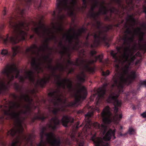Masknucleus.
<instances>
[{
    "instance_id": "obj_1",
    "label": "nucleus",
    "mask_w": 146,
    "mask_h": 146,
    "mask_svg": "<svg viewBox=\"0 0 146 146\" xmlns=\"http://www.w3.org/2000/svg\"><path fill=\"white\" fill-rule=\"evenodd\" d=\"M19 100L15 102H10L8 104L1 106L3 115L0 117V123L5 119H13L15 120L14 126L7 133V135H17L12 142L11 146H21L22 143H24L28 146H32L33 141V135L27 136L23 134V127L25 124L23 121L24 115L30 111V103L32 99L27 93L21 94L19 97Z\"/></svg>"
},
{
    "instance_id": "obj_2",
    "label": "nucleus",
    "mask_w": 146,
    "mask_h": 146,
    "mask_svg": "<svg viewBox=\"0 0 146 146\" xmlns=\"http://www.w3.org/2000/svg\"><path fill=\"white\" fill-rule=\"evenodd\" d=\"M77 1V0H56V11L53 12L52 15L55 17L56 13H57L60 21L52 23L51 28L46 27L40 23L36 27L33 28V30L34 32L40 37L45 38L44 42L39 47L36 44H33L26 49H52L48 46V41L53 40L56 42L57 33L63 30L62 20L64 18L65 15L62 14L66 12L69 16H73L74 7L76 5Z\"/></svg>"
},
{
    "instance_id": "obj_3",
    "label": "nucleus",
    "mask_w": 146,
    "mask_h": 146,
    "mask_svg": "<svg viewBox=\"0 0 146 146\" xmlns=\"http://www.w3.org/2000/svg\"><path fill=\"white\" fill-rule=\"evenodd\" d=\"M85 31L84 29L81 28L76 32L74 28H71L67 33L63 35V38H65L64 44H63L62 40L58 43V46L60 48V53L61 55H66L69 58L71 50H77L81 47L82 42L79 40L78 37Z\"/></svg>"
},
{
    "instance_id": "obj_4",
    "label": "nucleus",
    "mask_w": 146,
    "mask_h": 146,
    "mask_svg": "<svg viewBox=\"0 0 146 146\" xmlns=\"http://www.w3.org/2000/svg\"><path fill=\"white\" fill-rule=\"evenodd\" d=\"M130 64H115V71L111 81L112 86H116L119 92H123L124 84L128 85L136 77L134 71L129 72Z\"/></svg>"
},
{
    "instance_id": "obj_5",
    "label": "nucleus",
    "mask_w": 146,
    "mask_h": 146,
    "mask_svg": "<svg viewBox=\"0 0 146 146\" xmlns=\"http://www.w3.org/2000/svg\"><path fill=\"white\" fill-rule=\"evenodd\" d=\"M16 20L15 18L13 17L10 19L9 27L13 30L10 36L8 34L5 36L0 34V41H2L5 44L10 43L16 44L20 41L25 40L27 35V33L24 31L25 29V22L20 21L16 22Z\"/></svg>"
},
{
    "instance_id": "obj_6",
    "label": "nucleus",
    "mask_w": 146,
    "mask_h": 146,
    "mask_svg": "<svg viewBox=\"0 0 146 146\" xmlns=\"http://www.w3.org/2000/svg\"><path fill=\"white\" fill-rule=\"evenodd\" d=\"M19 72L15 64H11L5 68L2 73L4 75L6 76L7 80L0 79V94H3L8 90L10 81L13 79L15 75H16V78H19L21 82H23L26 78H28L31 81H34V78L32 71H25L24 76L19 77Z\"/></svg>"
},
{
    "instance_id": "obj_7",
    "label": "nucleus",
    "mask_w": 146,
    "mask_h": 146,
    "mask_svg": "<svg viewBox=\"0 0 146 146\" xmlns=\"http://www.w3.org/2000/svg\"><path fill=\"white\" fill-rule=\"evenodd\" d=\"M83 4L81 7L77 6V10L78 11H82L84 9L87 7V4L90 3L91 7L89 11V14L94 19H96L99 15L102 14H105L108 11L111 13H114L116 14H119L120 11L113 7L109 9L108 5L104 0L101 1L100 0H82Z\"/></svg>"
},
{
    "instance_id": "obj_8",
    "label": "nucleus",
    "mask_w": 146,
    "mask_h": 146,
    "mask_svg": "<svg viewBox=\"0 0 146 146\" xmlns=\"http://www.w3.org/2000/svg\"><path fill=\"white\" fill-rule=\"evenodd\" d=\"M48 96L51 99V103L52 104L54 108H52L49 107L48 108L50 111H52L54 114L60 111H64V108H60L65 102V100L61 92L58 90L50 92L48 94Z\"/></svg>"
},
{
    "instance_id": "obj_9",
    "label": "nucleus",
    "mask_w": 146,
    "mask_h": 146,
    "mask_svg": "<svg viewBox=\"0 0 146 146\" xmlns=\"http://www.w3.org/2000/svg\"><path fill=\"white\" fill-rule=\"evenodd\" d=\"M96 31L92 34L94 40L93 44L91 45L92 47L98 46L101 42H105L107 39L106 32L112 28V26L111 25L102 28L101 23L98 21L96 22Z\"/></svg>"
},
{
    "instance_id": "obj_10",
    "label": "nucleus",
    "mask_w": 146,
    "mask_h": 146,
    "mask_svg": "<svg viewBox=\"0 0 146 146\" xmlns=\"http://www.w3.org/2000/svg\"><path fill=\"white\" fill-rule=\"evenodd\" d=\"M101 115L103 117V122L104 124H109L112 121L117 123L120 120L122 117V113L118 114L115 113L113 118H112V115L110 111V108L108 106L106 107L104 109Z\"/></svg>"
},
{
    "instance_id": "obj_11",
    "label": "nucleus",
    "mask_w": 146,
    "mask_h": 146,
    "mask_svg": "<svg viewBox=\"0 0 146 146\" xmlns=\"http://www.w3.org/2000/svg\"><path fill=\"white\" fill-rule=\"evenodd\" d=\"M115 129H114L113 130L111 129H110L103 139L100 138H95V135H94L91 137V140L93 141L95 146H109L107 141L110 140L111 137L112 136H113V139L115 138Z\"/></svg>"
},
{
    "instance_id": "obj_12",
    "label": "nucleus",
    "mask_w": 146,
    "mask_h": 146,
    "mask_svg": "<svg viewBox=\"0 0 146 146\" xmlns=\"http://www.w3.org/2000/svg\"><path fill=\"white\" fill-rule=\"evenodd\" d=\"M75 90L76 92L74 95L75 100L74 102H70L68 105V106H78L86 97L87 93L84 87H81L80 85Z\"/></svg>"
},
{
    "instance_id": "obj_13",
    "label": "nucleus",
    "mask_w": 146,
    "mask_h": 146,
    "mask_svg": "<svg viewBox=\"0 0 146 146\" xmlns=\"http://www.w3.org/2000/svg\"><path fill=\"white\" fill-rule=\"evenodd\" d=\"M54 77L56 84L59 87L63 89L67 88L69 90H71L72 82L70 80L66 78L62 79L60 75L54 76Z\"/></svg>"
},
{
    "instance_id": "obj_14",
    "label": "nucleus",
    "mask_w": 146,
    "mask_h": 146,
    "mask_svg": "<svg viewBox=\"0 0 146 146\" xmlns=\"http://www.w3.org/2000/svg\"><path fill=\"white\" fill-rule=\"evenodd\" d=\"M119 96L118 94H116L115 93H112L110 94L107 100V102L113 103L114 106V111L116 113L118 111V107H121L122 104L121 101L117 99Z\"/></svg>"
},
{
    "instance_id": "obj_15",
    "label": "nucleus",
    "mask_w": 146,
    "mask_h": 146,
    "mask_svg": "<svg viewBox=\"0 0 146 146\" xmlns=\"http://www.w3.org/2000/svg\"><path fill=\"white\" fill-rule=\"evenodd\" d=\"M96 52L95 50H92L90 52L91 55L90 58L91 60L90 62L95 63L97 60H99L100 62L108 63L109 60L108 59H106L104 60H102L103 56L102 54L99 55L98 56H94V54H96Z\"/></svg>"
},
{
    "instance_id": "obj_16",
    "label": "nucleus",
    "mask_w": 146,
    "mask_h": 146,
    "mask_svg": "<svg viewBox=\"0 0 146 146\" xmlns=\"http://www.w3.org/2000/svg\"><path fill=\"white\" fill-rule=\"evenodd\" d=\"M117 3L119 7L121 8L123 10L129 9L132 10L133 9L134 5L133 3V0H126V2L127 5L128 7H125L122 4V0H112Z\"/></svg>"
},
{
    "instance_id": "obj_17",
    "label": "nucleus",
    "mask_w": 146,
    "mask_h": 146,
    "mask_svg": "<svg viewBox=\"0 0 146 146\" xmlns=\"http://www.w3.org/2000/svg\"><path fill=\"white\" fill-rule=\"evenodd\" d=\"M107 86V84H104L101 87L99 88L98 89L97 92L98 95L97 99H98V100L96 104V106H98L99 103H100V100L104 98V96L105 92L106 87Z\"/></svg>"
},
{
    "instance_id": "obj_18",
    "label": "nucleus",
    "mask_w": 146,
    "mask_h": 146,
    "mask_svg": "<svg viewBox=\"0 0 146 146\" xmlns=\"http://www.w3.org/2000/svg\"><path fill=\"white\" fill-rule=\"evenodd\" d=\"M47 141L51 146H59L60 143V140H47ZM45 143L41 140L38 146H45Z\"/></svg>"
},
{
    "instance_id": "obj_19",
    "label": "nucleus",
    "mask_w": 146,
    "mask_h": 146,
    "mask_svg": "<svg viewBox=\"0 0 146 146\" xmlns=\"http://www.w3.org/2000/svg\"><path fill=\"white\" fill-rule=\"evenodd\" d=\"M49 69L52 70H58L60 71H66L67 72V69L68 66L66 65V67H64L63 65L64 64H56V65L54 67H51L52 64H47Z\"/></svg>"
},
{
    "instance_id": "obj_20",
    "label": "nucleus",
    "mask_w": 146,
    "mask_h": 146,
    "mask_svg": "<svg viewBox=\"0 0 146 146\" xmlns=\"http://www.w3.org/2000/svg\"><path fill=\"white\" fill-rule=\"evenodd\" d=\"M59 121L56 117L52 118L49 125L48 127L53 130H54L56 127V125L59 123Z\"/></svg>"
},
{
    "instance_id": "obj_21",
    "label": "nucleus",
    "mask_w": 146,
    "mask_h": 146,
    "mask_svg": "<svg viewBox=\"0 0 146 146\" xmlns=\"http://www.w3.org/2000/svg\"><path fill=\"white\" fill-rule=\"evenodd\" d=\"M74 120L73 118L70 116H64L62 119V125L66 127L68 122L72 123L74 122Z\"/></svg>"
},
{
    "instance_id": "obj_22",
    "label": "nucleus",
    "mask_w": 146,
    "mask_h": 146,
    "mask_svg": "<svg viewBox=\"0 0 146 146\" xmlns=\"http://www.w3.org/2000/svg\"><path fill=\"white\" fill-rule=\"evenodd\" d=\"M93 114V112H88L85 115V122H86L85 124L86 126H87L89 127H90L91 123L90 118L92 115Z\"/></svg>"
},
{
    "instance_id": "obj_23",
    "label": "nucleus",
    "mask_w": 146,
    "mask_h": 146,
    "mask_svg": "<svg viewBox=\"0 0 146 146\" xmlns=\"http://www.w3.org/2000/svg\"><path fill=\"white\" fill-rule=\"evenodd\" d=\"M51 75H48L46 76H44L41 80H38L37 83L42 86L49 81L51 78Z\"/></svg>"
},
{
    "instance_id": "obj_24",
    "label": "nucleus",
    "mask_w": 146,
    "mask_h": 146,
    "mask_svg": "<svg viewBox=\"0 0 146 146\" xmlns=\"http://www.w3.org/2000/svg\"><path fill=\"white\" fill-rule=\"evenodd\" d=\"M93 125L96 129H101L102 131L103 132V134L106 133L107 129V127L105 124H102L100 125L97 122H95L93 123Z\"/></svg>"
},
{
    "instance_id": "obj_25",
    "label": "nucleus",
    "mask_w": 146,
    "mask_h": 146,
    "mask_svg": "<svg viewBox=\"0 0 146 146\" xmlns=\"http://www.w3.org/2000/svg\"><path fill=\"white\" fill-rule=\"evenodd\" d=\"M75 132L73 131L71 134V139L73 140H75L78 143L79 146H83L84 145V141L83 139H76L75 137Z\"/></svg>"
},
{
    "instance_id": "obj_26",
    "label": "nucleus",
    "mask_w": 146,
    "mask_h": 146,
    "mask_svg": "<svg viewBox=\"0 0 146 146\" xmlns=\"http://www.w3.org/2000/svg\"><path fill=\"white\" fill-rule=\"evenodd\" d=\"M10 54L7 49H2L0 52V58L1 60L3 61L5 60L6 57Z\"/></svg>"
},
{
    "instance_id": "obj_27",
    "label": "nucleus",
    "mask_w": 146,
    "mask_h": 146,
    "mask_svg": "<svg viewBox=\"0 0 146 146\" xmlns=\"http://www.w3.org/2000/svg\"><path fill=\"white\" fill-rule=\"evenodd\" d=\"M24 6L22 4H18L16 6V8L15 9V11L17 13H19L22 15L24 13V9H23Z\"/></svg>"
},
{
    "instance_id": "obj_28",
    "label": "nucleus",
    "mask_w": 146,
    "mask_h": 146,
    "mask_svg": "<svg viewBox=\"0 0 146 146\" xmlns=\"http://www.w3.org/2000/svg\"><path fill=\"white\" fill-rule=\"evenodd\" d=\"M84 66L83 70L84 71H86L90 73H92L94 71V68L91 67L90 64H85Z\"/></svg>"
},
{
    "instance_id": "obj_29",
    "label": "nucleus",
    "mask_w": 146,
    "mask_h": 146,
    "mask_svg": "<svg viewBox=\"0 0 146 146\" xmlns=\"http://www.w3.org/2000/svg\"><path fill=\"white\" fill-rule=\"evenodd\" d=\"M21 50V47L18 46H15L12 48L13 52V56H15Z\"/></svg>"
},
{
    "instance_id": "obj_30",
    "label": "nucleus",
    "mask_w": 146,
    "mask_h": 146,
    "mask_svg": "<svg viewBox=\"0 0 146 146\" xmlns=\"http://www.w3.org/2000/svg\"><path fill=\"white\" fill-rule=\"evenodd\" d=\"M85 75L84 72H82L78 74L77 76L78 80L80 82H84L85 80Z\"/></svg>"
},
{
    "instance_id": "obj_31",
    "label": "nucleus",
    "mask_w": 146,
    "mask_h": 146,
    "mask_svg": "<svg viewBox=\"0 0 146 146\" xmlns=\"http://www.w3.org/2000/svg\"><path fill=\"white\" fill-rule=\"evenodd\" d=\"M42 1L40 0L38 2H35V6H36L38 8H40L42 4Z\"/></svg>"
},
{
    "instance_id": "obj_32",
    "label": "nucleus",
    "mask_w": 146,
    "mask_h": 146,
    "mask_svg": "<svg viewBox=\"0 0 146 146\" xmlns=\"http://www.w3.org/2000/svg\"><path fill=\"white\" fill-rule=\"evenodd\" d=\"M77 63H82L84 62V60L81 57H79L78 58L77 60Z\"/></svg>"
},
{
    "instance_id": "obj_33",
    "label": "nucleus",
    "mask_w": 146,
    "mask_h": 146,
    "mask_svg": "<svg viewBox=\"0 0 146 146\" xmlns=\"http://www.w3.org/2000/svg\"><path fill=\"white\" fill-rule=\"evenodd\" d=\"M129 134L131 135L134 134L135 133V130L132 127L129 128Z\"/></svg>"
},
{
    "instance_id": "obj_34",
    "label": "nucleus",
    "mask_w": 146,
    "mask_h": 146,
    "mask_svg": "<svg viewBox=\"0 0 146 146\" xmlns=\"http://www.w3.org/2000/svg\"><path fill=\"white\" fill-rule=\"evenodd\" d=\"M110 73V72L109 70H107L106 72L103 71L102 72V74L104 76H107Z\"/></svg>"
},
{
    "instance_id": "obj_35",
    "label": "nucleus",
    "mask_w": 146,
    "mask_h": 146,
    "mask_svg": "<svg viewBox=\"0 0 146 146\" xmlns=\"http://www.w3.org/2000/svg\"><path fill=\"white\" fill-rule=\"evenodd\" d=\"M32 0H25L24 1L27 4V5H29L31 3V1Z\"/></svg>"
},
{
    "instance_id": "obj_36",
    "label": "nucleus",
    "mask_w": 146,
    "mask_h": 146,
    "mask_svg": "<svg viewBox=\"0 0 146 146\" xmlns=\"http://www.w3.org/2000/svg\"><path fill=\"white\" fill-rule=\"evenodd\" d=\"M141 115L143 118L146 117V111L141 114Z\"/></svg>"
},
{
    "instance_id": "obj_37",
    "label": "nucleus",
    "mask_w": 146,
    "mask_h": 146,
    "mask_svg": "<svg viewBox=\"0 0 146 146\" xmlns=\"http://www.w3.org/2000/svg\"><path fill=\"white\" fill-rule=\"evenodd\" d=\"M141 85H144L146 87V80L141 82Z\"/></svg>"
},
{
    "instance_id": "obj_38",
    "label": "nucleus",
    "mask_w": 146,
    "mask_h": 146,
    "mask_svg": "<svg viewBox=\"0 0 146 146\" xmlns=\"http://www.w3.org/2000/svg\"><path fill=\"white\" fill-rule=\"evenodd\" d=\"M6 11H7V9L5 8L3 12V15H6Z\"/></svg>"
},
{
    "instance_id": "obj_39",
    "label": "nucleus",
    "mask_w": 146,
    "mask_h": 146,
    "mask_svg": "<svg viewBox=\"0 0 146 146\" xmlns=\"http://www.w3.org/2000/svg\"><path fill=\"white\" fill-rule=\"evenodd\" d=\"M94 110H95L97 111L98 112H100L98 108L96 106L94 108Z\"/></svg>"
},
{
    "instance_id": "obj_40",
    "label": "nucleus",
    "mask_w": 146,
    "mask_h": 146,
    "mask_svg": "<svg viewBox=\"0 0 146 146\" xmlns=\"http://www.w3.org/2000/svg\"><path fill=\"white\" fill-rule=\"evenodd\" d=\"M68 64H73L72 61L70 60H68Z\"/></svg>"
},
{
    "instance_id": "obj_41",
    "label": "nucleus",
    "mask_w": 146,
    "mask_h": 146,
    "mask_svg": "<svg viewBox=\"0 0 146 146\" xmlns=\"http://www.w3.org/2000/svg\"><path fill=\"white\" fill-rule=\"evenodd\" d=\"M81 133H80V134H79L78 135V139H82L81 137Z\"/></svg>"
},
{
    "instance_id": "obj_42",
    "label": "nucleus",
    "mask_w": 146,
    "mask_h": 146,
    "mask_svg": "<svg viewBox=\"0 0 146 146\" xmlns=\"http://www.w3.org/2000/svg\"><path fill=\"white\" fill-rule=\"evenodd\" d=\"M77 125L76 126V129H77L79 127V122H78L77 123Z\"/></svg>"
},
{
    "instance_id": "obj_43",
    "label": "nucleus",
    "mask_w": 146,
    "mask_h": 146,
    "mask_svg": "<svg viewBox=\"0 0 146 146\" xmlns=\"http://www.w3.org/2000/svg\"><path fill=\"white\" fill-rule=\"evenodd\" d=\"M73 69H71L70 70H69V72H68V73H71L72 72V71H73Z\"/></svg>"
},
{
    "instance_id": "obj_44",
    "label": "nucleus",
    "mask_w": 146,
    "mask_h": 146,
    "mask_svg": "<svg viewBox=\"0 0 146 146\" xmlns=\"http://www.w3.org/2000/svg\"><path fill=\"white\" fill-rule=\"evenodd\" d=\"M106 19L107 20H108V21H110V19L109 18V17H106Z\"/></svg>"
},
{
    "instance_id": "obj_45",
    "label": "nucleus",
    "mask_w": 146,
    "mask_h": 146,
    "mask_svg": "<svg viewBox=\"0 0 146 146\" xmlns=\"http://www.w3.org/2000/svg\"><path fill=\"white\" fill-rule=\"evenodd\" d=\"M2 145L3 146H4L5 145V143L4 142H2L1 143Z\"/></svg>"
},
{
    "instance_id": "obj_46",
    "label": "nucleus",
    "mask_w": 146,
    "mask_h": 146,
    "mask_svg": "<svg viewBox=\"0 0 146 146\" xmlns=\"http://www.w3.org/2000/svg\"><path fill=\"white\" fill-rule=\"evenodd\" d=\"M34 37V35H30V38H32L33 37Z\"/></svg>"
},
{
    "instance_id": "obj_47",
    "label": "nucleus",
    "mask_w": 146,
    "mask_h": 146,
    "mask_svg": "<svg viewBox=\"0 0 146 146\" xmlns=\"http://www.w3.org/2000/svg\"><path fill=\"white\" fill-rule=\"evenodd\" d=\"M42 70H43V69L42 68H40V70H39V72H40V71H42Z\"/></svg>"
},
{
    "instance_id": "obj_48",
    "label": "nucleus",
    "mask_w": 146,
    "mask_h": 146,
    "mask_svg": "<svg viewBox=\"0 0 146 146\" xmlns=\"http://www.w3.org/2000/svg\"><path fill=\"white\" fill-rule=\"evenodd\" d=\"M81 52H83V53H82V54H83V55L84 54V50H81Z\"/></svg>"
},
{
    "instance_id": "obj_49",
    "label": "nucleus",
    "mask_w": 146,
    "mask_h": 146,
    "mask_svg": "<svg viewBox=\"0 0 146 146\" xmlns=\"http://www.w3.org/2000/svg\"><path fill=\"white\" fill-rule=\"evenodd\" d=\"M85 45L86 46H88V42H86L85 43Z\"/></svg>"
},
{
    "instance_id": "obj_50",
    "label": "nucleus",
    "mask_w": 146,
    "mask_h": 146,
    "mask_svg": "<svg viewBox=\"0 0 146 146\" xmlns=\"http://www.w3.org/2000/svg\"><path fill=\"white\" fill-rule=\"evenodd\" d=\"M90 35V34H88V36H87V37H86V39H88V36H89Z\"/></svg>"
},
{
    "instance_id": "obj_51",
    "label": "nucleus",
    "mask_w": 146,
    "mask_h": 146,
    "mask_svg": "<svg viewBox=\"0 0 146 146\" xmlns=\"http://www.w3.org/2000/svg\"><path fill=\"white\" fill-rule=\"evenodd\" d=\"M23 2V1H20V4H22V5H23L24 6V5L23 4V3H23V2Z\"/></svg>"
},
{
    "instance_id": "obj_52",
    "label": "nucleus",
    "mask_w": 146,
    "mask_h": 146,
    "mask_svg": "<svg viewBox=\"0 0 146 146\" xmlns=\"http://www.w3.org/2000/svg\"><path fill=\"white\" fill-rule=\"evenodd\" d=\"M91 60V59L90 58V60H89L88 61V64H89V63H91V62H90V61Z\"/></svg>"
},
{
    "instance_id": "obj_53",
    "label": "nucleus",
    "mask_w": 146,
    "mask_h": 146,
    "mask_svg": "<svg viewBox=\"0 0 146 146\" xmlns=\"http://www.w3.org/2000/svg\"><path fill=\"white\" fill-rule=\"evenodd\" d=\"M40 119H41L42 120H43L44 119V117H42V118H40Z\"/></svg>"
},
{
    "instance_id": "obj_54",
    "label": "nucleus",
    "mask_w": 146,
    "mask_h": 146,
    "mask_svg": "<svg viewBox=\"0 0 146 146\" xmlns=\"http://www.w3.org/2000/svg\"><path fill=\"white\" fill-rule=\"evenodd\" d=\"M121 129H122V128H122V126H121Z\"/></svg>"
},
{
    "instance_id": "obj_55",
    "label": "nucleus",
    "mask_w": 146,
    "mask_h": 146,
    "mask_svg": "<svg viewBox=\"0 0 146 146\" xmlns=\"http://www.w3.org/2000/svg\"><path fill=\"white\" fill-rule=\"evenodd\" d=\"M37 66V67H39L40 66H39V65H38V66Z\"/></svg>"
},
{
    "instance_id": "obj_56",
    "label": "nucleus",
    "mask_w": 146,
    "mask_h": 146,
    "mask_svg": "<svg viewBox=\"0 0 146 146\" xmlns=\"http://www.w3.org/2000/svg\"><path fill=\"white\" fill-rule=\"evenodd\" d=\"M123 23V21H122L121 22V23Z\"/></svg>"
},
{
    "instance_id": "obj_57",
    "label": "nucleus",
    "mask_w": 146,
    "mask_h": 146,
    "mask_svg": "<svg viewBox=\"0 0 146 146\" xmlns=\"http://www.w3.org/2000/svg\"><path fill=\"white\" fill-rule=\"evenodd\" d=\"M33 92H32L31 93H33Z\"/></svg>"
},
{
    "instance_id": "obj_58",
    "label": "nucleus",
    "mask_w": 146,
    "mask_h": 146,
    "mask_svg": "<svg viewBox=\"0 0 146 146\" xmlns=\"http://www.w3.org/2000/svg\"><path fill=\"white\" fill-rule=\"evenodd\" d=\"M33 65H34V64H33ZM38 65H39L40 64H38Z\"/></svg>"
},
{
    "instance_id": "obj_59",
    "label": "nucleus",
    "mask_w": 146,
    "mask_h": 146,
    "mask_svg": "<svg viewBox=\"0 0 146 146\" xmlns=\"http://www.w3.org/2000/svg\"><path fill=\"white\" fill-rule=\"evenodd\" d=\"M11 64H14V63H12Z\"/></svg>"
},
{
    "instance_id": "obj_60",
    "label": "nucleus",
    "mask_w": 146,
    "mask_h": 146,
    "mask_svg": "<svg viewBox=\"0 0 146 146\" xmlns=\"http://www.w3.org/2000/svg\"><path fill=\"white\" fill-rule=\"evenodd\" d=\"M12 61H13V59H11Z\"/></svg>"
},
{
    "instance_id": "obj_61",
    "label": "nucleus",
    "mask_w": 146,
    "mask_h": 146,
    "mask_svg": "<svg viewBox=\"0 0 146 146\" xmlns=\"http://www.w3.org/2000/svg\"><path fill=\"white\" fill-rule=\"evenodd\" d=\"M128 64H130V63H129Z\"/></svg>"
},
{
    "instance_id": "obj_62",
    "label": "nucleus",
    "mask_w": 146,
    "mask_h": 146,
    "mask_svg": "<svg viewBox=\"0 0 146 146\" xmlns=\"http://www.w3.org/2000/svg\"><path fill=\"white\" fill-rule=\"evenodd\" d=\"M1 138V137H0V139Z\"/></svg>"
}]
</instances>
